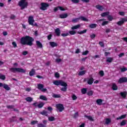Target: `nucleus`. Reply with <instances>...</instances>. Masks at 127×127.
<instances>
[{
  "instance_id": "obj_1",
  "label": "nucleus",
  "mask_w": 127,
  "mask_h": 127,
  "mask_svg": "<svg viewBox=\"0 0 127 127\" xmlns=\"http://www.w3.org/2000/svg\"><path fill=\"white\" fill-rule=\"evenodd\" d=\"M33 41H34L33 38L29 36L22 37L20 39V43L22 45L32 46V45H33Z\"/></svg>"
},
{
  "instance_id": "obj_2",
  "label": "nucleus",
  "mask_w": 127,
  "mask_h": 127,
  "mask_svg": "<svg viewBox=\"0 0 127 127\" xmlns=\"http://www.w3.org/2000/svg\"><path fill=\"white\" fill-rule=\"evenodd\" d=\"M53 84L55 85L56 86H59V85H61V86H62V87H64L61 89V90L62 92H66L67 91L68 84L67 83L64 82L63 80H55L53 82Z\"/></svg>"
},
{
  "instance_id": "obj_3",
  "label": "nucleus",
  "mask_w": 127,
  "mask_h": 127,
  "mask_svg": "<svg viewBox=\"0 0 127 127\" xmlns=\"http://www.w3.org/2000/svg\"><path fill=\"white\" fill-rule=\"evenodd\" d=\"M18 5L21 7V9L22 10L27 7L28 2L26 1V0H21L18 2Z\"/></svg>"
},
{
  "instance_id": "obj_4",
  "label": "nucleus",
  "mask_w": 127,
  "mask_h": 127,
  "mask_svg": "<svg viewBox=\"0 0 127 127\" xmlns=\"http://www.w3.org/2000/svg\"><path fill=\"white\" fill-rule=\"evenodd\" d=\"M10 71L13 73H15V72H18L19 73H25L26 72V70L23 68L16 67L10 68Z\"/></svg>"
},
{
  "instance_id": "obj_5",
  "label": "nucleus",
  "mask_w": 127,
  "mask_h": 127,
  "mask_svg": "<svg viewBox=\"0 0 127 127\" xmlns=\"http://www.w3.org/2000/svg\"><path fill=\"white\" fill-rule=\"evenodd\" d=\"M56 108L57 109V111L62 113L63 111L65 110V107L64 105L62 104H58L56 105Z\"/></svg>"
},
{
  "instance_id": "obj_6",
  "label": "nucleus",
  "mask_w": 127,
  "mask_h": 127,
  "mask_svg": "<svg viewBox=\"0 0 127 127\" xmlns=\"http://www.w3.org/2000/svg\"><path fill=\"white\" fill-rule=\"evenodd\" d=\"M49 6V4L46 2H42L41 3V7L40 9L42 10H46L47 9V7Z\"/></svg>"
},
{
  "instance_id": "obj_7",
  "label": "nucleus",
  "mask_w": 127,
  "mask_h": 127,
  "mask_svg": "<svg viewBox=\"0 0 127 127\" xmlns=\"http://www.w3.org/2000/svg\"><path fill=\"white\" fill-rule=\"evenodd\" d=\"M38 89L41 91V92H43L44 93H45L46 91H47V89L44 88V85L42 84H38Z\"/></svg>"
},
{
  "instance_id": "obj_8",
  "label": "nucleus",
  "mask_w": 127,
  "mask_h": 127,
  "mask_svg": "<svg viewBox=\"0 0 127 127\" xmlns=\"http://www.w3.org/2000/svg\"><path fill=\"white\" fill-rule=\"evenodd\" d=\"M127 18H122L121 20L118 21L117 23V24L119 25V26H122L125 22H127Z\"/></svg>"
},
{
  "instance_id": "obj_9",
  "label": "nucleus",
  "mask_w": 127,
  "mask_h": 127,
  "mask_svg": "<svg viewBox=\"0 0 127 127\" xmlns=\"http://www.w3.org/2000/svg\"><path fill=\"white\" fill-rule=\"evenodd\" d=\"M127 77H121L118 80V83H119V84H123V83H127Z\"/></svg>"
},
{
  "instance_id": "obj_10",
  "label": "nucleus",
  "mask_w": 127,
  "mask_h": 127,
  "mask_svg": "<svg viewBox=\"0 0 127 127\" xmlns=\"http://www.w3.org/2000/svg\"><path fill=\"white\" fill-rule=\"evenodd\" d=\"M28 21L30 25H33V23L34 22V19H33V17L32 16H29Z\"/></svg>"
},
{
  "instance_id": "obj_11",
  "label": "nucleus",
  "mask_w": 127,
  "mask_h": 127,
  "mask_svg": "<svg viewBox=\"0 0 127 127\" xmlns=\"http://www.w3.org/2000/svg\"><path fill=\"white\" fill-rule=\"evenodd\" d=\"M95 7L97 9H98V10H100V11H103L105 8H104V6L103 5H101L100 4H97L95 6Z\"/></svg>"
},
{
  "instance_id": "obj_12",
  "label": "nucleus",
  "mask_w": 127,
  "mask_h": 127,
  "mask_svg": "<svg viewBox=\"0 0 127 127\" xmlns=\"http://www.w3.org/2000/svg\"><path fill=\"white\" fill-rule=\"evenodd\" d=\"M55 32L57 36H60L61 34V31L59 28H58L55 30Z\"/></svg>"
},
{
  "instance_id": "obj_13",
  "label": "nucleus",
  "mask_w": 127,
  "mask_h": 127,
  "mask_svg": "<svg viewBox=\"0 0 127 127\" xmlns=\"http://www.w3.org/2000/svg\"><path fill=\"white\" fill-rule=\"evenodd\" d=\"M49 44L50 46H51V47H53V48L57 47V46H58V44L54 42H50Z\"/></svg>"
},
{
  "instance_id": "obj_14",
  "label": "nucleus",
  "mask_w": 127,
  "mask_h": 127,
  "mask_svg": "<svg viewBox=\"0 0 127 127\" xmlns=\"http://www.w3.org/2000/svg\"><path fill=\"white\" fill-rule=\"evenodd\" d=\"M68 17V14L67 13L62 14L60 15V18H67Z\"/></svg>"
},
{
  "instance_id": "obj_15",
  "label": "nucleus",
  "mask_w": 127,
  "mask_h": 127,
  "mask_svg": "<svg viewBox=\"0 0 127 127\" xmlns=\"http://www.w3.org/2000/svg\"><path fill=\"white\" fill-rule=\"evenodd\" d=\"M112 89L113 91H117L118 89V85L115 83H112Z\"/></svg>"
},
{
  "instance_id": "obj_16",
  "label": "nucleus",
  "mask_w": 127,
  "mask_h": 127,
  "mask_svg": "<svg viewBox=\"0 0 127 127\" xmlns=\"http://www.w3.org/2000/svg\"><path fill=\"white\" fill-rule=\"evenodd\" d=\"M36 43L38 48H42L43 47L42 44L39 41H36Z\"/></svg>"
},
{
  "instance_id": "obj_17",
  "label": "nucleus",
  "mask_w": 127,
  "mask_h": 127,
  "mask_svg": "<svg viewBox=\"0 0 127 127\" xmlns=\"http://www.w3.org/2000/svg\"><path fill=\"white\" fill-rule=\"evenodd\" d=\"M94 83V79L93 78H90L87 80V84L88 85H92Z\"/></svg>"
},
{
  "instance_id": "obj_18",
  "label": "nucleus",
  "mask_w": 127,
  "mask_h": 127,
  "mask_svg": "<svg viewBox=\"0 0 127 127\" xmlns=\"http://www.w3.org/2000/svg\"><path fill=\"white\" fill-rule=\"evenodd\" d=\"M3 87L4 88V89H5V90H6V91H9L10 90V87H9L8 86V85L7 84H3Z\"/></svg>"
},
{
  "instance_id": "obj_19",
  "label": "nucleus",
  "mask_w": 127,
  "mask_h": 127,
  "mask_svg": "<svg viewBox=\"0 0 127 127\" xmlns=\"http://www.w3.org/2000/svg\"><path fill=\"white\" fill-rule=\"evenodd\" d=\"M126 117H127V114H124V115H121L120 117L117 118L116 120H117V121H119V120H123V119H125Z\"/></svg>"
},
{
  "instance_id": "obj_20",
  "label": "nucleus",
  "mask_w": 127,
  "mask_h": 127,
  "mask_svg": "<svg viewBox=\"0 0 127 127\" xmlns=\"http://www.w3.org/2000/svg\"><path fill=\"white\" fill-rule=\"evenodd\" d=\"M35 74V69L32 68L31 71L29 72V75L30 76H33Z\"/></svg>"
},
{
  "instance_id": "obj_21",
  "label": "nucleus",
  "mask_w": 127,
  "mask_h": 127,
  "mask_svg": "<svg viewBox=\"0 0 127 127\" xmlns=\"http://www.w3.org/2000/svg\"><path fill=\"white\" fill-rule=\"evenodd\" d=\"M103 100L101 99H98L96 100V104H97V105H98L99 106H101Z\"/></svg>"
},
{
  "instance_id": "obj_22",
  "label": "nucleus",
  "mask_w": 127,
  "mask_h": 127,
  "mask_svg": "<svg viewBox=\"0 0 127 127\" xmlns=\"http://www.w3.org/2000/svg\"><path fill=\"white\" fill-rule=\"evenodd\" d=\"M109 14H110V12L107 11L101 13V15L102 17H105V16H107Z\"/></svg>"
},
{
  "instance_id": "obj_23",
  "label": "nucleus",
  "mask_w": 127,
  "mask_h": 127,
  "mask_svg": "<svg viewBox=\"0 0 127 127\" xmlns=\"http://www.w3.org/2000/svg\"><path fill=\"white\" fill-rule=\"evenodd\" d=\"M84 117L86 118V119H88V120H89V121H91V122H94V119H93V117L91 116L85 115Z\"/></svg>"
},
{
  "instance_id": "obj_24",
  "label": "nucleus",
  "mask_w": 127,
  "mask_h": 127,
  "mask_svg": "<svg viewBox=\"0 0 127 127\" xmlns=\"http://www.w3.org/2000/svg\"><path fill=\"white\" fill-rule=\"evenodd\" d=\"M41 115L47 117V116H48V112L45 110H44L42 112H41Z\"/></svg>"
},
{
  "instance_id": "obj_25",
  "label": "nucleus",
  "mask_w": 127,
  "mask_h": 127,
  "mask_svg": "<svg viewBox=\"0 0 127 127\" xmlns=\"http://www.w3.org/2000/svg\"><path fill=\"white\" fill-rule=\"evenodd\" d=\"M84 33H87V29H84L82 31L77 32L78 34H84Z\"/></svg>"
},
{
  "instance_id": "obj_26",
  "label": "nucleus",
  "mask_w": 127,
  "mask_h": 127,
  "mask_svg": "<svg viewBox=\"0 0 127 127\" xmlns=\"http://www.w3.org/2000/svg\"><path fill=\"white\" fill-rule=\"evenodd\" d=\"M120 95L122 98H127V92H121Z\"/></svg>"
},
{
  "instance_id": "obj_27",
  "label": "nucleus",
  "mask_w": 127,
  "mask_h": 127,
  "mask_svg": "<svg viewBox=\"0 0 127 127\" xmlns=\"http://www.w3.org/2000/svg\"><path fill=\"white\" fill-rule=\"evenodd\" d=\"M126 125H127V120H123L120 123V126L121 127H124V126H126Z\"/></svg>"
},
{
  "instance_id": "obj_28",
  "label": "nucleus",
  "mask_w": 127,
  "mask_h": 127,
  "mask_svg": "<svg viewBox=\"0 0 127 127\" xmlns=\"http://www.w3.org/2000/svg\"><path fill=\"white\" fill-rule=\"evenodd\" d=\"M80 26H81L80 24L76 25L75 26H72L71 27V29L72 30H74V29H78V28H80Z\"/></svg>"
},
{
  "instance_id": "obj_29",
  "label": "nucleus",
  "mask_w": 127,
  "mask_h": 127,
  "mask_svg": "<svg viewBox=\"0 0 127 127\" xmlns=\"http://www.w3.org/2000/svg\"><path fill=\"white\" fill-rule=\"evenodd\" d=\"M86 74V70H82L79 71L78 73V76H83Z\"/></svg>"
},
{
  "instance_id": "obj_30",
  "label": "nucleus",
  "mask_w": 127,
  "mask_h": 127,
  "mask_svg": "<svg viewBox=\"0 0 127 127\" xmlns=\"http://www.w3.org/2000/svg\"><path fill=\"white\" fill-rule=\"evenodd\" d=\"M40 99V100H43V101H47V98L44 95H41Z\"/></svg>"
},
{
  "instance_id": "obj_31",
  "label": "nucleus",
  "mask_w": 127,
  "mask_h": 127,
  "mask_svg": "<svg viewBox=\"0 0 127 127\" xmlns=\"http://www.w3.org/2000/svg\"><path fill=\"white\" fill-rule=\"evenodd\" d=\"M89 28H96L97 27V24H91L89 25Z\"/></svg>"
},
{
  "instance_id": "obj_32",
  "label": "nucleus",
  "mask_w": 127,
  "mask_h": 127,
  "mask_svg": "<svg viewBox=\"0 0 127 127\" xmlns=\"http://www.w3.org/2000/svg\"><path fill=\"white\" fill-rule=\"evenodd\" d=\"M113 60L114 59H113V58L109 57L107 59L106 62H108L109 63H112Z\"/></svg>"
},
{
  "instance_id": "obj_33",
  "label": "nucleus",
  "mask_w": 127,
  "mask_h": 127,
  "mask_svg": "<svg viewBox=\"0 0 127 127\" xmlns=\"http://www.w3.org/2000/svg\"><path fill=\"white\" fill-rule=\"evenodd\" d=\"M25 101H27V102H29L30 103L32 102L33 99L32 98L30 97H28L25 99Z\"/></svg>"
},
{
  "instance_id": "obj_34",
  "label": "nucleus",
  "mask_w": 127,
  "mask_h": 127,
  "mask_svg": "<svg viewBox=\"0 0 127 127\" xmlns=\"http://www.w3.org/2000/svg\"><path fill=\"white\" fill-rule=\"evenodd\" d=\"M44 106V103L43 102H41L40 104H39L37 105L38 108H39V109H41V108H43Z\"/></svg>"
},
{
  "instance_id": "obj_35",
  "label": "nucleus",
  "mask_w": 127,
  "mask_h": 127,
  "mask_svg": "<svg viewBox=\"0 0 127 127\" xmlns=\"http://www.w3.org/2000/svg\"><path fill=\"white\" fill-rule=\"evenodd\" d=\"M79 19L83 20V21H88L89 20L84 16L79 17Z\"/></svg>"
},
{
  "instance_id": "obj_36",
  "label": "nucleus",
  "mask_w": 127,
  "mask_h": 127,
  "mask_svg": "<svg viewBox=\"0 0 127 127\" xmlns=\"http://www.w3.org/2000/svg\"><path fill=\"white\" fill-rule=\"evenodd\" d=\"M93 94H94V91H93L92 90H90L87 92V95L89 96H93Z\"/></svg>"
},
{
  "instance_id": "obj_37",
  "label": "nucleus",
  "mask_w": 127,
  "mask_h": 127,
  "mask_svg": "<svg viewBox=\"0 0 127 127\" xmlns=\"http://www.w3.org/2000/svg\"><path fill=\"white\" fill-rule=\"evenodd\" d=\"M79 18H75L72 19V22H73V23H76V22H78L79 20Z\"/></svg>"
},
{
  "instance_id": "obj_38",
  "label": "nucleus",
  "mask_w": 127,
  "mask_h": 127,
  "mask_svg": "<svg viewBox=\"0 0 127 127\" xmlns=\"http://www.w3.org/2000/svg\"><path fill=\"white\" fill-rule=\"evenodd\" d=\"M81 93L83 95H85V94H86V93H87V88H82L81 89Z\"/></svg>"
},
{
  "instance_id": "obj_39",
  "label": "nucleus",
  "mask_w": 127,
  "mask_h": 127,
  "mask_svg": "<svg viewBox=\"0 0 127 127\" xmlns=\"http://www.w3.org/2000/svg\"><path fill=\"white\" fill-rule=\"evenodd\" d=\"M48 120L50 122H53L55 121V118L54 117H50L48 118Z\"/></svg>"
},
{
  "instance_id": "obj_40",
  "label": "nucleus",
  "mask_w": 127,
  "mask_h": 127,
  "mask_svg": "<svg viewBox=\"0 0 127 127\" xmlns=\"http://www.w3.org/2000/svg\"><path fill=\"white\" fill-rule=\"evenodd\" d=\"M53 97L56 98H61V96L60 95V94H53Z\"/></svg>"
},
{
  "instance_id": "obj_41",
  "label": "nucleus",
  "mask_w": 127,
  "mask_h": 127,
  "mask_svg": "<svg viewBox=\"0 0 127 127\" xmlns=\"http://www.w3.org/2000/svg\"><path fill=\"white\" fill-rule=\"evenodd\" d=\"M69 34H70V35H74L76 34V31H75L74 30L69 31Z\"/></svg>"
},
{
  "instance_id": "obj_42",
  "label": "nucleus",
  "mask_w": 127,
  "mask_h": 127,
  "mask_svg": "<svg viewBox=\"0 0 127 127\" xmlns=\"http://www.w3.org/2000/svg\"><path fill=\"white\" fill-rule=\"evenodd\" d=\"M72 99L73 101H75V100H77V99H78V97H77L76 95L72 94Z\"/></svg>"
},
{
  "instance_id": "obj_43",
  "label": "nucleus",
  "mask_w": 127,
  "mask_h": 127,
  "mask_svg": "<svg viewBox=\"0 0 127 127\" xmlns=\"http://www.w3.org/2000/svg\"><path fill=\"white\" fill-rule=\"evenodd\" d=\"M89 37L91 39H94V38H96V34H91L90 35Z\"/></svg>"
},
{
  "instance_id": "obj_44",
  "label": "nucleus",
  "mask_w": 127,
  "mask_h": 127,
  "mask_svg": "<svg viewBox=\"0 0 127 127\" xmlns=\"http://www.w3.org/2000/svg\"><path fill=\"white\" fill-rule=\"evenodd\" d=\"M108 23H109V21H104L102 23V26H105V25H107L108 24Z\"/></svg>"
},
{
  "instance_id": "obj_45",
  "label": "nucleus",
  "mask_w": 127,
  "mask_h": 127,
  "mask_svg": "<svg viewBox=\"0 0 127 127\" xmlns=\"http://www.w3.org/2000/svg\"><path fill=\"white\" fill-rule=\"evenodd\" d=\"M6 108L7 109H14V105H7L6 106Z\"/></svg>"
},
{
  "instance_id": "obj_46",
  "label": "nucleus",
  "mask_w": 127,
  "mask_h": 127,
  "mask_svg": "<svg viewBox=\"0 0 127 127\" xmlns=\"http://www.w3.org/2000/svg\"><path fill=\"white\" fill-rule=\"evenodd\" d=\"M110 123H111V119H110L109 118L106 119L105 124L106 125H109V124H110Z\"/></svg>"
},
{
  "instance_id": "obj_47",
  "label": "nucleus",
  "mask_w": 127,
  "mask_h": 127,
  "mask_svg": "<svg viewBox=\"0 0 127 127\" xmlns=\"http://www.w3.org/2000/svg\"><path fill=\"white\" fill-rule=\"evenodd\" d=\"M0 79H1V80H5V75H0Z\"/></svg>"
},
{
  "instance_id": "obj_48",
  "label": "nucleus",
  "mask_w": 127,
  "mask_h": 127,
  "mask_svg": "<svg viewBox=\"0 0 127 127\" xmlns=\"http://www.w3.org/2000/svg\"><path fill=\"white\" fill-rule=\"evenodd\" d=\"M99 75L101 76V77H103L104 75H105V74L104 73V71L100 70L99 71Z\"/></svg>"
},
{
  "instance_id": "obj_49",
  "label": "nucleus",
  "mask_w": 127,
  "mask_h": 127,
  "mask_svg": "<svg viewBox=\"0 0 127 127\" xmlns=\"http://www.w3.org/2000/svg\"><path fill=\"white\" fill-rule=\"evenodd\" d=\"M72 2L73 3H79L80 0H71Z\"/></svg>"
},
{
  "instance_id": "obj_50",
  "label": "nucleus",
  "mask_w": 127,
  "mask_h": 127,
  "mask_svg": "<svg viewBox=\"0 0 127 127\" xmlns=\"http://www.w3.org/2000/svg\"><path fill=\"white\" fill-rule=\"evenodd\" d=\"M127 70V67H122L121 68V72H126V71Z\"/></svg>"
},
{
  "instance_id": "obj_51",
  "label": "nucleus",
  "mask_w": 127,
  "mask_h": 127,
  "mask_svg": "<svg viewBox=\"0 0 127 127\" xmlns=\"http://www.w3.org/2000/svg\"><path fill=\"white\" fill-rule=\"evenodd\" d=\"M68 35H69V33H62L61 34V36H63V37H66V36H68Z\"/></svg>"
},
{
  "instance_id": "obj_52",
  "label": "nucleus",
  "mask_w": 127,
  "mask_h": 127,
  "mask_svg": "<svg viewBox=\"0 0 127 127\" xmlns=\"http://www.w3.org/2000/svg\"><path fill=\"white\" fill-rule=\"evenodd\" d=\"M37 123H38V121H33L32 122H31V125H36Z\"/></svg>"
},
{
  "instance_id": "obj_53",
  "label": "nucleus",
  "mask_w": 127,
  "mask_h": 127,
  "mask_svg": "<svg viewBox=\"0 0 127 127\" xmlns=\"http://www.w3.org/2000/svg\"><path fill=\"white\" fill-rule=\"evenodd\" d=\"M37 127H46V126L42 124H38Z\"/></svg>"
},
{
  "instance_id": "obj_54",
  "label": "nucleus",
  "mask_w": 127,
  "mask_h": 127,
  "mask_svg": "<svg viewBox=\"0 0 127 127\" xmlns=\"http://www.w3.org/2000/svg\"><path fill=\"white\" fill-rule=\"evenodd\" d=\"M55 77H56V78H59V77H60V74L58 72H56L55 73Z\"/></svg>"
},
{
  "instance_id": "obj_55",
  "label": "nucleus",
  "mask_w": 127,
  "mask_h": 127,
  "mask_svg": "<svg viewBox=\"0 0 127 127\" xmlns=\"http://www.w3.org/2000/svg\"><path fill=\"white\" fill-rule=\"evenodd\" d=\"M89 53V51L86 50L82 53V55H88Z\"/></svg>"
},
{
  "instance_id": "obj_56",
  "label": "nucleus",
  "mask_w": 127,
  "mask_h": 127,
  "mask_svg": "<svg viewBox=\"0 0 127 127\" xmlns=\"http://www.w3.org/2000/svg\"><path fill=\"white\" fill-rule=\"evenodd\" d=\"M119 14H120V15H121L122 16H125V12L120 11L119 12Z\"/></svg>"
},
{
  "instance_id": "obj_57",
  "label": "nucleus",
  "mask_w": 127,
  "mask_h": 127,
  "mask_svg": "<svg viewBox=\"0 0 127 127\" xmlns=\"http://www.w3.org/2000/svg\"><path fill=\"white\" fill-rule=\"evenodd\" d=\"M108 19L109 20V21H112V20L113 19V18L112 16L109 15L108 16Z\"/></svg>"
},
{
  "instance_id": "obj_58",
  "label": "nucleus",
  "mask_w": 127,
  "mask_h": 127,
  "mask_svg": "<svg viewBox=\"0 0 127 127\" xmlns=\"http://www.w3.org/2000/svg\"><path fill=\"white\" fill-rule=\"evenodd\" d=\"M99 44L101 47H105V45L103 42H99Z\"/></svg>"
},
{
  "instance_id": "obj_59",
  "label": "nucleus",
  "mask_w": 127,
  "mask_h": 127,
  "mask_svg": "<svg viewBox=\"0 0 127 127\" xmlns=\"http://www.w3.org/2000/svg\"><path fill=\"white\" fill-rule=\"evenodd\" d=\"M27 54H28V52L26 51H24L22 52V55H23L24 56L27 55Z\"/></svg>"
},
{
  "instance_id": "obj_60",
  "label": "nucleus",
  "mask_w": 127,
  "mask_h": 127,
  "mask_svg": "<svg viewBox=\"0 0 127 127\" xmlns=\"http://www.w3.org/2000/svg\"><path fill=\"white\" fill-rule=\"evenodd\" d=\"M12 44L14 48L17 47V45L16 44V43H15V42H13L12 43Z\"/></svg>"
},
{
  "instance_id": "obj_61",
  "label": "nucleus",
  "mask_w": 127,
  "mask_h": 127,
  "mask_svg": "<svg viewBox=\"0 0 127 127\" xmlns=\"http://www.w3.org/2000/svg\"><path fill=\"white\" fill-rule=\"evenodd\" d=\"M58 7L59 9H60V10H62V11H65V9H64V8H63V7L59 6Z\"/></svg>"
},
{
  "instance_id": "obj_62",
  "label": "nucleus",
  "mask_w": 127,
  "mask_h": 127,
  "mask_svg": "<svg viewBox=\"0 0 127 127\" xmlns=\"http://www.w3.org/2000/svg\"><path fill=\"white\" fill-rule=\"evenodd\" d=\"M61 61H62V60H61V59H56V62H57V63H60V62H61Z\"/></svg>"
},
{
  "instance_id": "obj_63",
  "label": "nucleus",
  "mask_w": 127,
  "mask_h": 127,
  "mask_svg": "<svg viewBox=\"0 0 127 127\" xmlns=\"http://www.w3.org/2000/svg\"><path fill=\"white\" fill-rule=\"evenodd\" d=\"M10 18V19H14V18H15V15H14V14H11Z\"/></svg>"
},
{
  "instance_id": "obj_64",
  "label": "nucleus",
  "mask_w": 127,
  "mask_h": 127,
  "mask_svg": "<svg viewBox=\"0 0 127 127\" xmlns=\"http://www.w3.org/2000/svg\"><path fill=\"white\" fill-rule=\"evenodd\" d=\"M51 38H52V34H50L48 36V40H50V39H51Z\"/></svg>"
}]
</instances>
